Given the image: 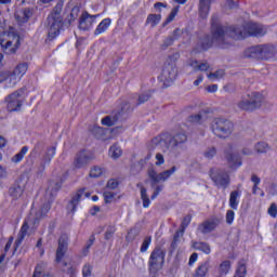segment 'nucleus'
Instances as JSON below:
<instances>
[{"instance_id": "obj_1", "label": "nucleus", "mask_w": 277, "mask_h": 277, "mask_svg": "<svg viewBox=\"0 0 277 277\" xmlns=\"http://www.w3.org/2000/svg\"><path fill=\"white\" fill-rule=\"evenodd\" d=\"M237 26H224L220 23L217 15L211 17V38L214 47L228 49L233 40L237 39Z\"/></svg>"}, {"instance_id": "obj_2", "label": "nucleus", "mask_w": 277, "mask_h": 277, "mask_svg": "<svg viewBox=\"0 0 277 277\" xmlns=\"http://www.w3.org/2000/svg\"><path fill=\"white\" fill-rule=\"evenodd\" d=\"M153 144L160 146V148H162L164 153H168L170 157H179V155L186 149L185 144H187V134L185 132H175L163 136H157L153 140Z\"/></svg>"}, {"instance_id": "obj_3", "label": "nucleus", "mask_w": 277, "mask_h": 277, "mask_svg": "<svg viewBox=\"0 0 277 277\" xmlns=\"http://www.w3.org/2000/svg\"><path fill=\"white\" fill-rule=\"evenodd\" d=\"M50 210H51V201H48L47 203H44L39 210L36 208H31L30 213L27 217V221L24 222V224L22 225L19 233L17 235V239L15 240L14 252H16L18 248H21L24 239L27 237V233L29 230V224H32L34 226H36V224H39L40 220H42V217H44V215H47V213H49Z\"/></svg>"}, {"instance_id": "obj_4", "label": "nucleus", "mask_w": 277, "mask_h": 277, "mask_svg": "<svg viewBox=\"0 0 277 277\" xmlns=\"http://www.w3.org/2000/svg\"><path fill=\"white\" fill-rule=\"evenodd\" d=\"M0 45L6 55H14L21 47V36L16 34L13 27L9 31L0 32Z\"/></svg>"}, {"instance_id": "obj_5", "label": "nucleus", "mask_w": 277, "mask_h": 277, "mask_svg": "<svg viewBox=\"0 0 277 277\" xmlns=\"http://www.w3.org/2000/svg\"><path fill=\"white\" fill-rule=\"evenodd\" d=\"M265 97L259 92H251L247 95H243L237 103L236 107L240 111H256L261 109Z\"/></svg>"}, {"instance_id": "obj_6", "label": "nucleus", "mask_w": 277, "mask_h": 277, "mask_svg": "<svg viewBox=\"0 0 277 277\" xmlns=\"http://www.w3.org/2000/svg\"><path fill=\"white\" fill-rule=\"evenodd\" d=\"M236 40H243L252 36L253 38H262L267 34V28L259 23H246L242 26H236Z\"/></svg>"}, {"instance_id": "obj_7", "label": "nucleus", "mask_w": 277, "mask_h": 277, "mask_svg": "<svg viewBox=\"0 0 277 277\" xmlns=\"http://www.w3.org/2000/svg\"><path fill=\"white\" fill-rule=\"evenodd\" d=\"M276 55V48L272 44H260L248 48L245 51V57L251 60H272Z\"/></svg>"}, {"instance_id": "obj_8", "label": "nucleus", "mask_w": 277, "mask_h": 277, "mask_svg": "<svg viewBox=\"0 0 277 277\" xmlns=\"http://www.w3.org/2000/svg\"><path fill=\"white\" fill-rule=\"evenodd\" d=\"M234 129L235 126L228 119L215 118L212 121V132L216 137L226 140V137H230V135H233Z\"/></svg>"}, {"instance_id": "obj_9", "label": "nucleus", "mask_w": 277, "mask_h": 277, "mask_svg": "<svg viewBox=\"0 0 277 277\" xmlns=\"http://www.w3.org/2000/svg\"><path fill=\"white\" fill-rule=\"evenodd\" d=\"M25 92L26 89L21 88L5 97L8 111H21L26 98Z\"/></svg>"}, {"instance_id": "obj_10", "label": "nucleus", "mask_w": 277, "mask_h": 277, "mask_svg": "<svg viewBox=\"0 0 277 277\" xmlns=\"http://www.w3.org/2000/svg\"><path fill=\"white\" fill-rule=\"evenodd\" d=\"M163 263H166V251L156 247L148 260L149 272H159L163 267Z\"/></svg>"}, {"instance_id": "obj_11", "label": "nucleus", "mask_w": 277, "mask_h": 277, "mask_svg": "<svg viewBox=\"0 0 277 277\" xmlns=\"http://www.w3.org/2000/svg\"><path fill=\"white\" fill-rule=\"evenodd\" d=\"M176 63H167L163 66L159 80L162 81L164 88H170L176 79Z\"/></svg>"}, {"instance_id": "obj_12", "label": "nucleus", "mask_w": 277, "mask_h": 277, "mask_svg": "<svg viewBox=\"0 0 277 277\" xmlns=\"http://www.w3.org/2000/svg\"><path fill=\"white\" fill-rule=\"evenodd\" d=\"M210 179L213 181L214 185L223 189L228 188V185H230V175L224 169L211 170Z\"/></svg>"}, {"instance_id": "obj_13", "label": "nucleus", "mask_w": 277, "mask_h": 277, "mask_svg": "<svg viewBox=\"0 0 277 277\" xmlns=\"http://www.w3.org/2000/svg\"><path fill=\"white\" fill-rule=\"evenodd\" d=\"M176 172V167H172L171 169L163 171L161 173H157L155 169H149L148 170V176L150 179L151 187H155L157 183L166 182L172 174Z\"/></svg>"}, {"instance_id": "obj_14", "label": "nucleus", "mask_w": 277, "mask_h": 277, "mask_svg": "<svg viewBox=\"0 0 277 277\" xmlns=\"http://www.w3.org/2000/svg\"><path fill=\"white\" fill-rule=\"evenodd\" d=\"M221 223L222 220L220 217L213 216L200 223L197 227V230L198 233H201V235H209V233H213V230H215V228H217Z\"/></svg>"}, {"instance_id": "obj_15", "label": "nucleus", "mask_w": 277, "mask_h": 277, "mask_svg": "<svg viewBox=\"0 0 277 277\" xmlns=\"http://www.w3.org/2000/svg\"><path fill=\"white\" fill-rule=\"evenodd\" d=\"M48 38L49 40H55L64 27V22L62 19H54L53 17H48Z\"/></svg>"}, {"instance_id": "obj_16", "label": "nucleus", "mask_w": 277, "mask_h": 277, "mask_svg": "<svg viewBox=\"0 0 277 277\" xmlns=\"http://www.w3.org/2000/svg\"><path fill=\"white\" fill-rule=\"evenodd\" d=\"M55 150H57L55 146H50L45 149L44 154L40 159V163L37 167V174H42L44 172V169L47 168V166H49L53 157H55Z\"/></svg>"}, {"instance_id": "obj_17", "label": "nucleus", "mask_w": 277, "mask_h": 277, "mask_svg": "<svg viewBox=\"0 0 277 277\" xmlns=\"http://www.w3.org/2000/svg\"><path fill=\"white\" fill-rule=\"evenodd\" d=\"M83 198H90V192L85 193V188L79 189L72 197L69 203L67 205V209L69 213H75L77 211V206Z\"/></svg>"}, {"instance_id": "obj_18", "label": "nucleus", "mask_w": 277, "mask_h": 277, "mask_svg": "<svg viewBox=\"0 0 277 277\" xmlns=\"http://www.w3.org/2000/svg\"><path fill=\"white\" fill-rule=\"evenodd\" d=\"M68 235L63 234L61 235V237L58 238V247L56 249V258L55 261L56 263H61L62 259H64V256H66V252H68Z\"/></svg>"}, {"instance_id": "obj_19", "label": "nucleus", "mask_w": 277, "mask_h": 277, "mask_svg": "<svg viewBox=\"0 0 277 277\" xmlns=\"http://www.w3.org/2000/svg\"><path fill=\"white\" fill-rule=\"evenodd\" d=\"M225 159L230 170H237V168H241V156L239 153L233 151L232 146H229V150L225 153Z\"/></svg>"}, {"instance_id": "obj_20", "label": "nucleus", "mask_w": 277, "mask_h": 277, "mask_svg": "<svg viewBox=\"0 0 277 277\" xmlns=\"http://www.w3.org/2000/svg\"><path fill=\"white\" fill-rule=\"evenodd\" d=\"M92 161V156L87 150L79 151L75 159H74V166L78 170H81V168H85Z\"/></svg>"}, {"instance_id": "obj_21", "label": "nucleus", "mask_w": 277, "mask_h": 277, "mask_svg": "<svg viewBox=\"0 0 277 277\" xmlns=\"http://www.w3.org/2000/svg\"><path fill=\"white\" fill-rule=\"evenodd\" d=\"M42 150H44V142L39 141L35 144L32 150L26 158V166H28V168H34V163L36 162V157H38V155H40Z\"/></svg>"}, {"instance_id": "obj_22", "label": "nucleus", "mask_w": 277, "mask_h": 277, "mask_svg": "<svg viewBox=\"0 0 277 277\" xmlns=\"http://www.w3.org/2000/svg\"><path fill=\"white\" fill-rule=\"evenodd\" d=\"M98 18V15H90L88 12L82 13L80 21H79V29L82 31H88L92 29V25L94 21Z\"/></svg>"}, {"instance_id": "obj_23", "label": "nucleus", "mask_w": 277, "mask_h": 277, "mask_svg": "<svg viewBox=\"0 0 277 277\" xmlns=\"http://www.w3.org/2000/svg\"><path fill=\"white\" fill-rule=\"evenodd\" d=\"M5 81V88H15L21 79L13 71H0V83Z\"/></svg>"}, {"instance_id": "obj_24", "label": "nucleus", "mask_w": 277, "mask_h": 277, "mask_svg": "<svg viewBox=\"0 0 277 277\" xmlns=\"http://www.w3.org/2000/svg\"><path fill=\"white\" fill-rule=\"evenodd\" d=\"M62 189V180L56 179L49 182V186L45 190L47 196H49L50 200H53L57 193Z\"/></svg>"}, {"instance_id": "obj_25", "label": "nucleus", "mask_w": 277, "mask_h": 277, "mask_svg": "<svg viewBox=\"0 0 277 277\" xmlns=\"http://www.w3.org/2000/svg\"><path fill=\"white\" fill-rule=\"evenodd\" d=\"M10 196H12V198L18 199L21 198V196H23L24 192H25V183H23V181L17 180L12 187L10 188Z\"/></svg>"}, {"instance_id": "obj_26", "label": "nucleus", "mask_w": 277, "mask_h": 277, "mask_svg": "<svg viewBox=\"0 0 277 277\" xmlns=\"http://www.w3.org/2000/svg\"><path fill=\"white\" fill-rule=\"evenodd\" d=\"M213 47V39L209 36H205L199 39L197 47L195 48L198 53L202 51H209Z\"/></svg>"}, {"instance_id": "obj_27", "label": "nucleus", "mask_w": 277, "mask_h": 277, "mask_svg": "<svg viewBox=\"0 0 277 277\" xmlns=\"http://www.w3.org/2000/svg\"><path fill=\"white\" fill-rule=\"evenodd\" d=\"M211 268V261L206 260L195 271L194 277H206L209 274V269Z\"/></svg>"}, {"instance_id": "obj_28", "label": "nucleus", "mask_w": 277, "mask_h": 277, "mask_svg": "<svg viewBox=\"0 0 277 277\" xmlns=\"http://www.w3.org/2000/svg\"><path fill=\"white\" fill-rule=\"evenodd\" d=\"M211 10V0H199V16L207 18Z\"/></svg>"}, {"instance_id": "obj_29", "label": "nucleus", "mask_w": 277, "mask_h": 277, "mask_svg": "<svg viewBox=\"0 0 277 277\" xmlns=\"http://www.w3.org/2000/svg\"><path fill=\"white\" fill-rule=\"evenodd\" d=\"M64 9V2L60 0L56 5L54 6L51 14L48 18H53L54 21H62V10Z\"/></svg>"}, {"instance_id": "obj_30", "label": "nucleus", "mask_w": 277, "mask_h": 277, "mask_svg": "<svg viewBox=\"0 0 277 277\" xmlns=\"http://www.w3.org/2000/svg\"><path fill=\"white\" fill-rule=\"evenodd\" d=\"M109 25H111V18H104L94 30V36H101V34H105L107 29H109Z\"/></svg>"}, {"instance_id": "obj_31", "label": "nucleus", "mask_w": 277, "mask_h": 277, "mask_svg": "<svg viewBox=\"0 0 277 277\" xmlns=\"http://www.w3.org/2000/svg\"><path fill=\"white\" fill-rule=\"evenodd\" d=\"M241 197V193L239 190H233L229 195V207L234 211H237L239 207V198Z\"/></svg>"}, {"instance_id": "obj_32", "label": "nucleus", "mask_w": 277, "mask_h": 277, "mask_svg": "<svg viewBox=\"0 0 277 277\" xmlns=\"http://www.w3.org/2000/svg\"><path fill=\"white\" fill-rule=\"evenodd\" d=\"M192 248H194V250L203 252V254H211V246L208 242L193 241Z\"/></svg>"}, {"instance_id": "obj_33", "label": "nucleus", "mask_w": 277, "mask_h": 277, "mask_svg": "<svg viewBox=\"0 0 277 277\" xmlns=\"http://www.w3.org/2000/svg\"><path fill=\"white\" fill-rule=\"evenodd\" d=\"M27 153H29V147L28 146L22 147L19 153H17L11 158L12 163H21L23 159H25V155H27Z\"/></svg>"}, {"instance_id": "obj_34", "label": "nucleus", "mask_w": 277, "mask_h": 277, "mask_svg": "<svg viewBox=\"0 0 277 277\" xmlns=\"http://www.w3.org/2000/svg\"><path fill=\"white\" fill-rule=\"evenodd\" d=\"M189 66H192L194 70H200L201 72H207V70L211 68V65H209V63H198V61H190Z\"/></svg>"}, {"instance_id": "obj_35", "label": "nucleus", "mask_w": 277, "mask_h": 277, "mask_svg": "<svg viewBox=\"0 0 277 277\" xmlns=\"http://www.w3.org/2000/svg\"><path fill=\"white\" fill-rule=\"evenodd\" d=\"M254 150L258 153V155H265V153H269L271 147L266 142H258L254 145Z\"/></svg>"}, {"instance_id": "obj_36", "label": "nucleus", "mask_w": 277, "mask_h": 277, "mask_svg": "<svg viewBox=\"0 0 277 277\" xmlns=\"http://www.w3.org/2000/svg\"><path fill=\"white\" fill-rule=\"evenodd\" d=\"M108 155L111 159H120L122 157V148L118 144L110 146Z\"/></svg>"}, {"instance_id": "obj_37", "label": "nucleus", "mask_w": 277, "mask_h": 277, "mask_svg": "<svg viewBox=\"0 0 277 277\" xmlns=\"http://www.w3.org/2000/svg\"><path fill=\"white\" fill-rule=\"evenodd\" d=\"M27 68L29 65L27 63H19L13 70L14 75L17 76L19 79H23V76L27 72Z\"/></svg>"}, {"instance_id": "obj_38", "label": "nucleus", "mask_w": 277, "mask_h": 277, "mask_svg": "<svg viewBox=\"0 0 277 277\" xmlns=\"http://www.w3.org/2000/svg\"><path fill=\"white\" fill-rule=\"evenodd\" d=\"M247 274H248V268L246 267V261L241 260L238 263L234 277H246Z\"/></svg>"}, {"instance_id": "obj_39", "label": "nucleus", "mask_w": 277, "mask_h": 277, "mask_svg": "<svg viewBox=\"0 0 277 277\" xmlns=\"http://www.w3.org/2000/svg\"><path fill=\"white\" fill-rule=\"evenodd\" d=\"M158 23H161V14H149L146 19V25L157 27Z\"/></svg>"}, {"instance_id": "obj_40", "label": "nucleus", "mask_w": 277, "mask_h": 277, "mask_svg": "<svg viewBox=\"0 0 277 277\" xmlns=\"http://www.w3.org/2000/svg\"><path fill=\"white\" fill-rule=\"evenodd\" d=\"M118 122V116H106L105 118L102 119V124L104 127H114Z\"/></svg>"}, {"instance_id": "obj_41", "label": "nucleus", "mask_w": 277, "mask_h": 277, "mask_svg": "<svg viewBox=\"0 0 277 277\" xmlns=\"http://www.w3.org/2000/svg\"><path fill=\"white\" fill-rule=\"evenodd\" d=\"M179 10H180L179 6H175L172 9L171 13L167 17V19L163 22L162 27H167V25H170V23H172V21L176 18V14H179Z\"/></svg>"}, {"instance_id": "obj_42", "label": "nucleus", "mask_w": 277, "mask_h": 277, "mask_svg": "<svg viewBox=\"0 0 277 277\" xmlns=\"http://www.w3.org/2000/svg\"><path fill=\"white\" fill-rule=\"evenodd\" d=\"M219 272H220V276H226V274L230 272V261L226 260L222 262L220 265Z\"/></svg>"}, {"instance_id": "obj_43", "label": "nucleus", "mask_w": 277, "mask_h": 277, "mask_svg": "<svg viewBox=\"0 0 277 277\" xmlns=\"http://www.w3.org/2000/svg\"><path fill=\"white\" fill-rule=\"evenodd\" d=\"M91 132L95 137H97V140H103V136L105 135V129L98 126L93 127Z\"/></svg>"}, {"instance_id": "obj_44", "label": "nucleus", "mask_w": 277, "mask_h": 277, "mask_svg": "<svg viewBox=\"0 0 277 277\" xmlns=\"http://www.w3.org/2000/svg\"><path fill=\"white\" fill-rule=\"evenodd\" d=\"M115 233H116V226L109 225L104 234V239L106 241H109V239L114 238Z\"/></svg>"}, {"instance_id": "obj_45", "label": "nucleus", "mask_w": 277, "mask_h": 277, "mask_svg": "<svg viewBox=\"0 0 277 277\" xmlns=\"http://www.w3.org/2000/svg\"><path fill=\"white\" fill-rule=\"evenodd\" d=\"M183 235H185V232H183V229L177 230L174 236H173V241L171 242V248L176 249V243H179L181 237H183Z\"/></svg>"}, {"instance_id": "obj_46", "label": "nucleus", "mask_w": 277, "mask_h": 277, "mask_svg": "<svg viewBox=\"0 0 277 277\" xmlns=\"http://www.w3.org/2000/svg\"><path fill=\"white\" fill-rule=\"evenodd\" d=\"M222 77H224V69H219L214 72L208 74V79L211 81H215V79H222Z\"/></svg>"}, {"instance_id": "obj_47", "label": "nucleus", "mask_w": 277, "mask_h": 277, "mask_svg": "<svg viewBox=\"0 0 277 277\" xmlns=\"http://www.w3.org/2000/svg\"><path fill=\"white\" fill-rule=\"evenodd\" d=\"M189 224H192V215L187 214L186 216H184L182 223H181V230L182 233H185L187 226H189Z\"/></svg>"}, {"instance_id": "obj_48", "label": "nucleus", "mask_w": 277, "mask_h": 277, "mask_svg": "<svg viewBox=\"0 0 277 277\" xmlns=\"http://www.w3.org/2000/svg\"><path fill=\"white\" fill-rule=\"evenodd\" d=\"M92 269H93L92 264H90V263L84 264L82 267V276L83 277L92 276Z\"/></svg>"}, {"instance_id": "obj_49", "label": "nucleus", "mask_w": 277, "mask_h": 277, "mask_svg": "<svg viewBox=\"0 0 277 277\" xmlns=\"http://www.w3.org/2000/svg\"><path fill=\"white\" fill-rule=\"evenodd\" d=\"M151 241H153V238L150 236L145 237L141 246V252H146L150 247Z\"/></svg>"}, {"instance_id": "obj_50", "label": "nucleus", "mask_w": 277, "mask_h": 277, "mask_svg": "<svg viewBox=\"0 0 277 277\" xmlns=\"http://www.w3.org/2000/svg\"><path fill=\"white\" fill-rule=\"evenodd\" d=\"M103 196H104L105 202L109 205V202H114V198L116 197V194H114V192L105 190Z\"/></svg>"}, {"instance_id": "obj_51", "label": "nucleus", "mask_w": 277, "mask_h": 277, "mask_svg": "<svg viewBox=\"0 0 277 277\" xmlns=\"http://www.w3.org/2000/svg\"><path fill=\"white\" fill-rule=\"evenodd\" d=\"M101 174H103V169H101V167H94L90 171V176L92 179H98V176H101Z\"/></svg>"}, {"instance_id": "obj_52", "label": "nucleus", "mask_w": 277, "mask_h": 277, "mask_svg": "<svg viewBox=\"0 0 277 277\" xmlns=\"http://www.w3.org/2000/svg\"><path fill=\"white\" fill-rule=\"evenodd\" d=\"M215 155H217V149H215V147H209L205 151V157H207V159H213V157H215Z\"/></svg>"}, {"instance_id": "obj_53", "label": "nucleus", "mask_w": 277, "mask_h": 277, "mask_svg": "<svg viewBox=\"0 0 277 277\" xmlns=\"http://www.w3.org/2000/svg\"><path fill=\"white\" fill-rule=\"evenodd\" d=\"M174 42H175L174 38L171 35L168 36L162 43V49H168V47H172Z\"/></svg>"}, {"instance_id": "obj_54", "label": "nucleus", "mask_w": 277, "mask_h": 277, "mask_svg": "<svg viewBox=\"0 0 277 277\" xmlns=\"http://www.w3.org/2000/svg\"><path fill=\"white\" fill-rule=\"evenodd\" d=\"M32 14L34 13H31V9H24L22 23H27V21H29L30 16H32Z\"/></svg>"}, {"instance_id": "obj_55", "label": "nucleus", "mask_w": 277, "mask_h": 277, "mask_svg": "<svg viewBox=\"0 0 277 277\" xmlns=\"http://www.w3.org/2000/svg\"><path fill=\"white\" fill-rule=\"evenodd\" d=\"M149 98H150V94L149 93L141 94L138 96V100H137V105H142V104L146 103Z\"/></svg>"}, {"instance_id": "obj_56", "label": "nucleus", "mask_w": 277, "mask_h": 277, "mask_svg": "<svg viewBox=\"0 0 277 277\" xmlns=\"http://www.w3.org/2000/svg\"><path fill=\"white\" fill-rule=\"evenodd\" d=\"M267 213H268V215H271V217H277V206H276V203H272L269 206Z\"/></svg>"}, {"instance_id": "obj_57", "label": "nucleus", "mask_w": 277, "mask_h": 277, "mask_svg": "<svg viewBox=\"0 0 277 277\" xmlns=\"http://www.w3.org/2000/svg\"><path fill=\"white\" fill-rule=\"evenodd\" d=\"M234 221H235V211L228 210L226 213V223L233 224Z\"/></svg>"}, {"instance_id": "obj_58", "label": "nucleus", "mask_w": 277, "mask_h": 277, "mask_svg": "<svg viewBox=\"0 0 277 277\" xmlns=\"http://www.w3.org/2000/svg\"><path fill=\"white\" fill-rule=\"evenodd\" d=\"M43 268H44V263L38 264L35 268L32 277H40V274H42Z\"/></svg>"}, {"instance_id": "obj_59", "label": "nucleus", "mask_w": 277, "mask_h": 277, "mask_svg": "<svg viewBox=\"0 0 277 277\" xmlns=\"http://www.w3.org/2000/svg\"><path fill=\"white\" fill-rule=\"evenodd\" d=\"M161 192H163V185H157L154 194L151 195V200H155V198H157Z\"/></svg>"}, {"instance_id": "obj_60", "label": "nucleus", "mask_w": 277, "mask_h": 277, "mask_svg": "<svg viewBox=\"0 0 277 277\" xmlns=\"http://www.w3.org/2000/svg\"><path fill=\"white\" fill-rule=\"evenodd\" d=\"M118 187V181L109 180L106 185V189H116Z\"/></svg>"}, {"instance_id": "obj_61", "label": "nucleus", "mask_w": 277, "mask_h": 277, "mask_svg": "<svg viewBox=\"0 0 277 277\" xmlns=\"http://www.w3.org/2000/svg\"><path fill=\"white\" fill-rule=\"evenodd\" d=\"M133 263L134 265H136V267H138V269H142V267H144V259L142 258H134Z\"/></svg>"}, {"instance_id": "obj_62", "label": "nucleus", "mask_w": 277, "mask_h": 277, "mask_svg": "<svg viewBox=\"0 0 277 277\" xmlns=\"http://www.w3.org/2000/svg\"><path fill=\"white\" fill-rule=\"evenodd\" d=\"M156 166H163V163H166V159L161 154H156Z\"/></svg>"}, {"instance_id": "obj_63", "label": "nucleus", "mask_w": 277, "mask_h": 277, "mask_svg": "<svg viewBox=\"0 0 277 277\" xmlns=\"http://www.w3.org/2000/svg\"><path fill=\"white\" fill-rule=\"evenodd\" d=\"M182 34L183 31L180 28H176L175 30H173V34L170 36L173 38V40L176 41L179 40V38H181Z\"/></svg>"}, {"instance_id": "obj_64", "label": "nucleus", "mask_w": 277, "mask_h": 277, "mask_svg": "<svg viewBox=\"0 0 277 277\" xmlns=\"http://www.w3.org/2000/svg\"><path fill=\"white\" fill-rule=\"evenodd\" d=\"M196 261H198V253H193L189 256V261H188L189 267H193V265H194V263H196Z\"/></svg>"}]
</instances>
